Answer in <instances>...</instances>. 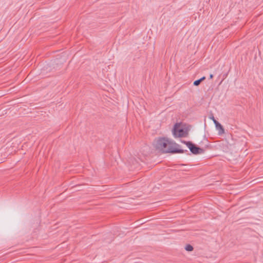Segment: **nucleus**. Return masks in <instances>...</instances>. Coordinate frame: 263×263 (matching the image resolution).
<instances>
[{
  "label": "nucleus",
  "mask_w": 263,
  "mask_h": 263,
  "mask_svg": "<svg viewBox=\"0 0 263 263\" xmlns=\"http://www.w3.org/2000/svg\"><path fill=\"white\" fill-rule=\"evenodd\" d=\"M155 148L163 153H183L187 152V150H183L179 148V145L172 140L165 138L157 139L154 143Z\"/></svg>",
  "instance_id": "f257e3e1"
},
{
  "label": "nucleus",
  "mask_w": 263,
  "mask_h": 263,
  "mask_svg": "<svg viewBox=\"0 0 263 263\" xmlns=\"http://www.w3.org/2000/svg\"><path fill=\"white\" fill-rule=\"evenodd\" d=\"M172 133L175 138L185 137L188 135L187 131L181 128L180 123L174 125Z\"/></svg>",
  "instance_id": "f03ea898"
},
{
  "label": "nucleus",
  "mask_w": 263,
  "mask_h": 263,
  "mask_svg": "<svg viewBox=\"0 0 263 263\" xmlns=\"http://www.w3.org/2000/svg\"><path fill=\"white\" fill-rule=\"evenodd\" d=\"M183 143L186 144V145L187 146V147L190 149V151L193 154H203L205 152V150L203 148H200L199 147L196 146L194 144H193L190 141H182Z\"/></svg>",
  "instance_id": "7ed1b4c3"
},
{
  "label": "nucleus",
  "mask_w": 263,
  "mask_h": 263,
  "mask_svg": "<svg viewBox=\"0 0 263 263\" xmlns=\"http://www.w3.org/2000/svg\"><path fill=\"white\" fill-rule=\"evenodd\" d=\"M214 124L217 130H218V134L221 135L224 133V129L220 123L217 120H214Z\"/></svg>",
  "instance_id": "20e7f679"
},
{
  "label": "nucleus",
  "mask_w": 263,
  "mask_h": 263,
  "mask_svg": "<svg viewBox=\"0 0 263 263\" xmlns=\"http://www.w3.org/2000/svg\"><path fill=\"white\" fill-rule=\"evenodd\" d=\"M205 79V77H202L201 78L198 79V80H197L196 81H195L194 82V85L195 86H198L200 84V83H201V82L203 80H204V79Z\"/></svg>",
  "instance_id": "39448f33"
},
{
  "label": "nucleus",
  "mask_w": 263,
  "mask_h": 263,
  "mask_svg": "<svg viewBox=\"0 0 263 263\" xmlns=\"http://www.w3.org/2000/svg\"><path fill=\"white\" fill-rule=\"evenodd\" d=\"M185 249L187 251H192L193 250V247L190 245H187L185 247Z\"/></svg>",
  "instance_id": "423d86ee"
},
{
  "label": "nucleus",
  "mask_w": 263,
  "mask_h": 263,
  "mask_svg": "<svg viewBox=\"0 0 263 263\" xmlns=\"http://www.w3.org/2000/svg\"><path fill=\"white\" fill-rule=\"evenodd\" d=\"M211 119L213 120V122L214 123V120H216L213 116H212Z\"/></svg>",
  "instance_id": "0eeeda50"
},
{
  "label": "nucleus",
  "mask_w": 263,
  "mask_h": 263,
  "mask_svg": "<svg viewBox=\"0 0 263 263\" xmlns=\"http://www.w3.org/2000/svg\"><path fill=\"white\" fill-rule=\"evenodd\" d=\"M213 78V75L212 74H211L210 75V79H212Z\"/></svg>",
  "instance_id": "6e6552de"
}]
</instances>
